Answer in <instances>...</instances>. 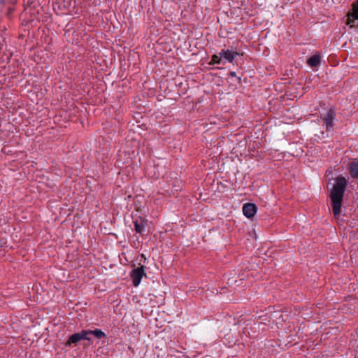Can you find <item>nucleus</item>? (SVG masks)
Here are the masks:
<instances>
[{"label":"nucleus","instance_id":"nucleus-1","mask_svg":"<svg viewBox=\"0 0 358 358\" xmlns=\"http://www.w3.org/2000/svg\"><path fill=\"white\" fill-rule=\"evenodd\" d=\"M348 181L343 176H339L335 178V184L330 192V199L332 206V211L335 217L341 214L342 202Z\"/></svg>","mask_w":358,"mask_h":358},{"label":"nucleus","instance_id":"nucleus-2","mask_svg":"<svg viewBox=\"0 0 358 358\" xmlns=\"http://www.w3.org/2000/svg\"><path fill=\"white\" fill-rule=\"evenodd\" d=\"M346 24L351 27H358V1L352 4V11L347 14Z\"/></svg>","mask_w":358,"mask_h":358},{"label":"nucleus","instance_id":"nucleus-3","mask_svg":"<svg viewBox=\"0 0 358 358\" xmlns=\"http://www.w3.org/2000/svg\"><path fill=\"white\" fill-rule=\"evenodd\" d=\"M143 275H146L145 273V266H141L138 268H134L130 274L131 278L132 279V282L134 287H137L139 285L142 277Z\"/></svg>","mask_w":358,"mask_h":358},{"label":"nucleus","instance_id":"nucleus-4","mask_svg":"<svg viewBox=\"0 0 358 358\" xmlns=\"http://www.w3.org/2000/svg\"><path fill=\"white\" fill-rule=\"evenodd\" d=\"M336 117V112L334 108H331L327 113L324 116L321 117L322 120L324 122V124L326 126V129L329 131L333 129L334 124V120Z\"/></svg>","mask_w":358,"mask_h":358},{"label":"nucleus","instance_id":"nucleus-5","mask_svg":"<svg viewBox=\"0 0 358 358\" xmlns=\"http://www.w3.org/2000/svg\"><path fill=\"white\" fill-rule=\"evenodd\" d=\"M87 334V330H82L79 333L73 334L69 337L66 345L71 346L72 344H77L80 341L83 340V338H86Z\"/></svg>","mask_w":358,"mask_h":358},{"label":"nucleus","instance_id":"nucleus-6","mask_svg":"<svg viewBox=\"0 0 358 358\" xmlns=\"http://www.w3.org/2000/svg\"><path fill=\"white\" fill-rule=\"evenodd\" d=\"M134 229L136 233L143 234L145 231L148 224V220L145 217H139L134 221Z\"/></svg>","mask_w":358,"mask_h":358},{"label":"nucleus","instance_id":"nucleus-7","mask_svg":"<svg viewBox=\"0 0 358 358\" xmlns=\"http://www.w3.org/2000/svg\"><path fill=\"white\" fill-rule=\"evenodd\" d=\"M257 208L255 203H248L243 205V213L248 218H252L256 213Z\"/></svg>","mask_w":358,"mask_h":358},{"label":"nucleus","instance_id":"nucleus-8","mask_svg":"<svg viewBox=\"0 0 358 358\" xmlns=\"http://www.w3.org/2000/svg\"><path fill=\"white\" fill-rule=\"evenodd\" d=\"M220 55L222 58L225 59L228 62L232 63L236 56L239 55L237 52H234L230 50H222L220 52Z\"/></svg>","mask_w":358,"mask_h":358},{"label":"nucleus","instance_id":"nucleus-9","mask_svg":"<svg viewBox=\"0 0 358 358\" xmlns=\"http://www.w3.org/2000/svg\"><path fill=\"white\" fill-rule=\"evenodd\" d=\"M348 171L352 178L358 180V161L351 162L348 165Z\"/></svg>","mask_w":358,"mask_h":358},{"label":"nucleus","instance_id":"nucleus-10","mask_svg":"<svg viewBox=\"0 0 358 358\" xmlns=\"http://www.w3.org/2000/svg\"><path fill=\"white\" fill-rule=\"evenodd\" d=\"M321 57L319 53L315 54L307 60V64L310 67H317L320 64Z\"/></svg>","mask_w":358,"mask_h":358},{"label":"nucleus","instance_id":"nucleus-11","mask_svg":"<svg viewBox=\"0 0 358 358\" xmlns=\"http://www.w3.org/2000/svg\"><path fill=\"white\" fill-rule=\"evenodd\" d=\"M87 333L92 334V335H94L96 338L99 339L104 338L106 337V334L99 329H96L94 330H87Z\"/></svg>","mask_w":358,"mask_h":358},{"label":"nucleus","instance_id":"nucleus-12","mask_svg":"<svg viewBox=\"0 0 358 358\" xmlns=\"http://www.w3.org/2000/svg\"><path fill=\"white\" fill-rule=\"evenodd\" d=\"M222 61V57L220 55H213L211 58L210 64H220Z\"/></svg>","mask_w":358,"mask_h":358},{"label":"nucleus","instance_id":"nucleus-13","mask_svg":"<svg viewBox=\"0 0 358 358\" xmlns=\"http://www.w3.org/2000/svg\"><path fill=\"white\" fill-rule=\"evenodd\" d=\"M90 335H92V334H87L86 335V338H83V340H87V341H90Z\"/></svg>","mask_w":358,"mask_h":358},{"label":"nucleus","instance_id":"nucleus-14","mask_svg":"<svg viewBox=\"0 0 358 358\" xmlns=\"http://www.w3.org/2000/svg\"><path fill=\"white\" fill-rule=\"evenodd\" d=\"M230 75H231V76H236V73H235V72H231V73H230Z\"/></svg>","mask_w":358,"mask_h":358},{"label":"nucleus","instance_id":"nucleus-15","mask_svg":"<svg viewBox=\"0 0 358 358\" xmlns=\"http://www.w3.org/2000/svg\"><path fill=\"white\" fill-rule=\"evenodd\" d=\"M141 257H142L143 258H145V255H144L143 254H142V255H141Z\"/></svg>","mask_w":358,"mask_h":358}]
</instances>
